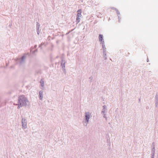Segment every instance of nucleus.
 Instances as JSON below:
<instances>
[{"instance_id":"5","label":"nucleus","mask_w":158,"mask_h":158,"mask_svg":"<svg viewBox=\"0 0 158 158\" xmlns=\"http://www.w3.org/2000/svg\"><path fill=\"white\" fill-rule=\"evenodd\" d=\"M99 40L100 42H102L103 40V35H99Z\"/></svg>"},{"instance_id":"1","label":"nucleus","mask_w":158,"mask_h":158,"mask_svg":"<svg viewBox=\"0 0 158 158\" xmlns=\"http://www.w3.org/2000/svg\"><path fill=\"white\" fill-rule=\"evenodd\" d=\"M29 103V101L27 98L23 95H21L19 97L18 99V108L23 106H26Z\"/></svg>"},{"instance_id":"2","label":"nucleus","mask_w":158,"mask_h":158,"mask_svg":"<svg viewBox=\"0 0 158 158\" xmlns=\"http://www.w3.org/2000/svg\"><path fill=\"white\" fill-rule=\"evenodd\" d=\"M22 126L23 129H25L27 127V123L26 120L23 119L22 120Z\"/></svg>"},{"instance_id":"4","label":"nucleus","mask_w":158,"mask_h":158,"mask_svg":"<svg viewBox=\"0 0 158 158\" xmlns=\"http://www.w3.org/2000/svg\"><path fill=\"white\" fill-rule=\"evenodd\" d=\"M86 114V119L88 122V121L89 119V114L88 113L86 112L85 113Z\"/></svg>"},{"instance_id":"8","label":"nucleus","mask_w":158,"mask_h":158,"mask_svg":"<svg viewBox=\"0 0 158 158\" xmlns=\"http://www.w3.org/2000/svg\"><path fill=\"white\" fill-rule=\"evenodd\" d=\"M40 82L41 83V86L43 87L44 86V81L42 80H41Z\"/></svg>"},{"instance_id":"7","label":"nucleus","mask_w":158,"mask_h":158,"mask_svg":"<svg viewBox=\"0 0 158 158\" xmlns=\"http://www.w3.org/2000/svg\"><path fill=\"white\" fill-rule=\"evenodd\" d=\"M76 21L77 23H79V22L80 21V17H77L76 18Z\"/></svg>"},{"instance_id":"3","label":"nucleus","mask_w":158,"mask_h":158,"mask_svg":"<svg viewBox=\"0 0 158 158\" xmlns=\"http://www.w3.org/2000/svg\"><path fill=\"white\" fill-rule=\"evenodd\" d=\"M77 16L80 17L81 16V10H78L77 11Z\"/></svg>"},{"instance_id":"6","label":"nucleus","mask_w":158,"mask_h":158,"mask_svg":"<svg viewBox=\"0 0 158 158\" xmlns=\"http://www.w3.org/2000/svg\"><path fill=\"white\" fill-rule=\"evenodd\" d=\"M39 95L40 96V99L42 100L43 98L42 92L40 91L39 93Z\"/></svg>"}]
</instances>
